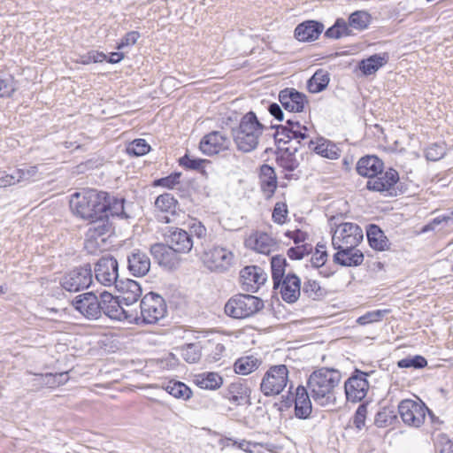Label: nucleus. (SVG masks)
Returning a JSON list of instances; mask_svg holds the SVG:
<instances>
[{"label": "nucleus", "instance_id": "obj_1", "mask_svg": "<svg viewBox=\"0 0 453 453\" xmlns=\"http://www.w3.org/2000/svg\"><path fill=\"white\" fill-rule=\"evenodd\" d=\"M342 380L340 371L332 368H320L314 371L307 380V388L314 402L322 406L334 405L336 391Z\"/></svg>", "mask_w": 453, "mask_h": 453}, {"label": "nucleus", "instance_id": "obj_2", "mask_svg": "<svg viewBox=\"0 0 453 453\" xmlns=\"http://www.w3.org/2000/svg\"><path fill=\"white\" fill-rule=\"evenodd\" d=\"M266 127L262 124L254 111L244 114L239 126L232 129L234 142L238 150L248 153L257 148L259 139Z\"/></svg>", "mask_w": 453, "mask_h": 453}, {"label": "nucleus", "instance_id": "obj_3", "mask_svg": "<svg viewBox=\"0 0 453 453\" xmlns=\"http://www.w3.org/2000/svg\"><path fill=\"white\" fill-rule=\"evenodd\" d=\"M106 192L89 189L83 194L75 193L70 203L73 212L85 220L105 214Z\"/></svg>", "mask_w": 453, "mask_h": 453}, {"label": "nucleus", "instance_id": "obj_4", "mask_svg": "<svg viewBox=\"0 0 453 453\" xmlns=\"http://www.w3.org/2000/svg\"><path fill=\"white\" fill-rule=\"evenodd\" d=\"M100 306L101 314L104 313L111 319L139 324L138 311L125 306L119 296H113L106 291L103 292L100 295Z\"/></svg>", "mask_w": 453, "mask_h": 453}, {"label": "nucleus", "instance_id": "obj_5", "mask_svg": "<svg viewBox=\"0 0 453 453\" xmlns=\"http://www.w3.org/2000/svg\"><path fill=\"white\" fill-rule=\"evenodd\" d=\"M264 308V302L257 296L239 294L231 297L225 305V312L234 319L249 318Z\"/></svg>", "mask_w": 453, "mask_h": 453}, {"label": "nucleus", "instance_id": "obj_6", "mask_svg": "<svg viewBox=\"0 0 453 453\" xmlns=\"http://www.w3.org/2000/svg\"><path fill=\"white\" fill-rule=\"evenodd\" d=\"M288 373L285 365H272L261 380L260 391L268 397L280 395L288 385Z\"/></svg>", "mask_w": 453, "mask_h": 453}, {"label": "nucleus", "instance_id": "obj_7", "mask_svg": "<svg viewBox=\"0 0 453 453\" xmlns=\"http://www.w3.org/2000/svg\"><path fill=\"white\" fill-rule=\"evenodd\" d=\"M166 313V305L163 297L156 293L146 294L140 303L139 324H155Z\"/></svg>", "mask_w": 453, "mask_h": 453}, {"label": "nucleus", "instance_id": "obj_8", "mask_svg": "<svg viewBox=\"0 0 453 453\" xmlns=\"http://www.w3.org/2000/svg\"><path fill=\"white\" fill-rule=\"evenodd\" d=\"M201 259L210 272L222 273L232 266L234 254L224 247L214 246L203 251Z\"/></svg>", "mask_w": 453, "mask_h": 453}, {"label": "nucleus", "instance_id": "obj_9", "mask_svg": "<svg viewBox=\"0 0 453 453\" xmlns=\"http://www.w3.org/2000/svg\"><path fill=\"white\" fill-rule=\"evenodd\" d=\"M93 274L91 266L87 264L75 267L66 273L60 280L62 288L69 292H79L88 288L92 283Z\"/></svg>", "mask_w": 453, "mask_h": 453}, {"label": "nucleus", "instance_id": "obj_10", "mask_svg": "<svg viewBox=\"0 0 453 453\" xmlns=\"http://www.w3.org/2000/svg\"><path fill=\"white\" fill-rule=\"evenodd\" d=\"M362 228L355 223L345 222L337 226L333 237L334 248H356L363 240Z\"/></svg>", "mask_w": 453, "mask_h": 453}, {"label": "nucleus", "instance_id": "obj_11", "mask_svg": "<svg viewBox=\"0 0 453 453\" xmlns=\"http://www.w3.org/2000/svg\"><path fill=\"white\" fill-rule=\"evenodd\" d=\"M426 411L431 414L429 409L422 402L404 399L398 404L400 417L403 422L409 426H421L425 422Z\"/></svg>", "mask_w": 453, "mask_h": 453}, {"label": "nucleus", "instance_id": "obj_12", "mask_svg": "<svg viewBox=\"0 0 453 453\" xmlns=\"http://www.w3.org/2000/svg\"><path fill=\"white\" fill-rule=\"evenodd\" d=\"M292 385L289 387L288 395L282 399L285 407L295 404V415L300 419L308 418L312 411L311 396L305 387L300 385L296 388L295 393L291 392Z\"/></svg>", "mask_w": 453, "mask_h": 453}, {"label": "nucleus", "instance_id": "obj_13", "mask_svg": "<svg viewBox=\"0 0 453 453\" xmlns=\"http://www.w3.org/2000/svg\"><path fill=\"white\" fill-rule=\"evenodd\" d=\"M94 271L96 280L105 287H115L121 280L119 263L112 256L102 257L95 265Z\"/></svg>", "mask_w": 453, "mask_h": 453}, {"label": "nucleus", "instance_id": "obj_14", "mask_svg": "<svg viewBox=\"0 0 453 453\" xmlns=\"http://www.w3.org/2000/svg\"><path fill=\"white\" fill-rule=\"evenodd\" d=\"M368 375V372L355 369L351 376L344 383L347 401L358 403L366 396L369 389Z\"/></svg>", "mask_w": 453, "mask_h": 453}, {"label": "nucleus", "instance_id": "obj_15", "mask_svg": "<svg viewBox=\"0 0 453 453\" xmlns=\"http://www.w3.org/2000/svg\"><path fill=\"white\" fill-rule=\"evenodd\" d=\"M72 305L87 319L96 320L101 318L100 299L93 292L78 295L72 301Z\"/></svg>", "mask_w": 453, "mask_h": 453}, {"label": "nucleus", "instance_id": "obj_16", "mask_svg": "<svg viewBox=\"0 0 453 453\" xmlns=\"http://www.w3.org/2000/svg\"><path fill=\"white\" fill-rule=\"evenodd\" d=\"M163 237L165 243L177 253H188L194 246L189 233L179 227L167 226Z\"/></svg>", "mask_w": 453, "mask_h": 453}, {"label": "nucleus", "instance_id": "obj_17", "mask_svg": "<svg viewBox=\"0 0 453 453\" xmlns=\"http://www.w3.org/2000/svg\"><path fill=\"white\" fill-rule=\"evenodd\" d=\"M267 274L260 266L248 265L240 272V282L242 290L256 293L265 283Z\"/></svg>", "mask_w": 453, "mask_h": 453}, {"label": "nucleus", "instance_id": "obj_18", "mask_svg": "<svg viewBox=\"0 0 453 453\" xmlns=\"http://www.w3.org/2000/svg\"><path fill=\"white\" fill-rule=\"evenodd\" d=\"M231 145L230 139L220 131H212L204 135L199 144L201 151L207 156H213L227 150Z\"/></svg>", "mask_w": 453, "mask_h": 453}, {"label": "nucleus", "instance_id": "obj_19", "mask_svg": "<svg viewBox=\"0 0 453 453\" xmlns=\"http://www.w3.org/2000/svg\"><path fill=\"white\" fill-rule=\"evenodd\" d=\"M282 107L290 112H302L308 104L307 96L294 88H286L279 93Z\"/></svg>", "mask_w": 453, "mask_h": 453}, {"label": "nucleus", "instance_id": "obj_20", "mask_svg": "<svg viewBox=\"0 0 453 453\" xmlns=\"http://www.w3.org/2000/svg\"><path fill=\"white\" fill-rule=\"evenodd\" d=\"M398 180V172L393 168H389L385 173L382 172V174H379L375 178L368 180L366 188L373 192H388L389 195H392V190Z\"/></svg>", "mask_w": 453, "mask_h": 453}, {"label": "nucleus", "instance_id": "obj_21", "mask_svg": "<svg viewBox=\"0 0 453 453\" xmlns=\"http://www.w3.org/2000/svg\"><path fill=\"white\" fill-rule=\"evenodd\" d=\"M88 228L86 232V240L92 243L98 238L104 241V236H109L113 232V226L108 219V214H104L88 220Z\"/></svg>", "mask_w": 453, "mask_h": 453}, {"label": "nucleus", "instance_id": "obj_22", "mask_svg": "<svg viewBox=\"0 0 453 453\" xmlns=\"http://www.w3.org/2000/svg\"><path fill=\"white\" fill-rule=\"evenodd\" d=\"M150 254L161 266L167 269H174L180 264V258L170 246L165 243H155L150 247Z\"/></svg>", "mask_w": 453, "mask_h": 453}, {"label": "nucleus", "instance_id": "obj_23", "mask_svg": "<svg viewBox=\"0 0 453 453\" xmlns=\"http://www.w3.org/2000/svg\"><path fill=\"white\" fill-rule=\"evenodd\" d=\"M119 293L118 296L124 303L125 306L130 307L135 303L142 296V290L140 284L131 279H121L115 286Z\"/></svg>", "mask_w": 453, "mask_h": 453}, {"label": "nucleus", "instance_id": "obj_24", "mask_svg": "<svg viewBox=\"0 0 453 453\" xmlns=\"http://www.w3.org/2000/svg\"><path fill=\"white\" fill-rule=\"evenodd\" d=\"M356 170L359 175L372 180L382 174L384 163L375 155H366L358 159Z\"/></svg>", "mask_w": 453, "mask_h": 453}, {"label": "nucleus", "instance_id": "obj_25", "mask_svg": "<svg viewBox=\"0 0 453 453\" xmlns=\"http://www.w3.org/2000/svg\"><path fill=\"white\" fill-rule=\"evenodd\" d=\"M279 288L282 299L288 303H294L301 296V280L294 273H288L280 280Z\"/></svg>", "mask_w": 453, "mask_h": 453}, {"label": "nucleus", "instance_id": "obj_26", "mask_svg": "<svg viewBox=\"0 0 453 453\" xmlns=\"http://www.w3.org/2000/svg\"><path fill=\"white\" fill-rule=\"evenodd\" d=\"M127 269L135 277L145 276L150 269V259L145 252L134 250L127 256Z\"/></svg>", "mask_w": 453, "mask_h": 453}, {"label": "nucleus", "instance_id": "obj_27", "mask_svg": "<svg viewBox=\"0 0 453 453\" xmlns=\"http://www.w3.org/2000/svg\"><path fill=\"white\" fill-rule=\"evenodd\" d=\"M324 30V25L316 20H306L295 29V37L300 42H312L319 38Z\"/></svg>", "mask_w": 453, "mask_h": 453}, {"label": "nucleus", "instance_id": "obj_28", "mask_svg": "<svg viewBox=\"0 0 453 453\" xmlns=\"http://www.w3.org/2000/svg\"><path fill=\"white\" fill-rule=\"evenodd\" d=\"M337 250L333 259L335 264L342 266H357L364 261V254L356 248H334Z\"/></svg>", "mask_w": 453, "mask_h": 453}, {"label": "nucleus", "instance_id": "obj_29", "mask_svg": "<svg viewBox=\"0 0 453 453\" xmlns=\"http://www.w3.org/2000/svg\"><path fill=\"white\" fill-rule=\"evenodd\" d=\"M273 127L276 129L273 136L275 142L278 144L290 143L292 140L296 141V143L300 144L302 141H304L308 137L306 134L307 131H303V129L294 130L293 127H288L283 125Z\"/></svg>", "mask_w": 453, "mask_h": 453}, {"label": "nucleus", "instance_id": "obj_30", "mask_svg": "<svg viewBox=\"0 0 453 453\" xmlns=\"http://www.w3.org/2000/svg\"><path fill=\"white\" fill-rule=\"evenodd\" d=\"M308 148L318 155L332 160L337 159L341 155V150L335 143L322 137L318 140V142L310 140Z\"/></svg>", "mask_w": 453, "mask_h": 453}, {"label": "nucleus", "instance_id": "obj_31", "mask_svg": "<svg viewBox=\"0 0 453 453\" xmlns=\"http://www.w3.org/2000/svg\"><path fill=\"white\" fill-rule=\"evenodd\" d=\"M260 188L266 197H272L278 186L277 175L273 167L263 165L259 173Z\"/></svg>", "mask_w": 453, "mask_h": 453}, {"label": "nucleus", "instance_id": "obj_32", "mask_svg": "<svg viewBox=\"0 0 453 453\" xmlns=\"http://www.w3.org/2000/svg\"><path fill=\"white\" fill-rule=\"evenodd\" d=\"M250 388L246 383L235 381L229 385L225 397L234 405L250 403Z\"/></svg>", "mask_w": 453, "mask_h": 453}, {"label": "nucleus", "instance_id": "obj_33", "mask_svg": "<svg viewBox=\"0 0 453 453\" xmlns=\"http://www.w3.org/2000/svg\"><path fill=\"white\" fill-rule=\"evenodd\" d=\"M366 236L369 245L372 249L380 251L390 249L391 243L379 226L374 224L369 225L366 229Z\"/></svg>", "mask_w": 453, "mask_h": 453}, {"label": "nucleus", "instance_id": "obj_34", "mask_svg": "<svg viewBox=\"0 0 453 453\" xmlns=\"http://www.w3.org/2000/svg\"><path fill=\"white\" fill-rule=\"evenodd\" d=\"M125 203L124 197L114 196L106 192L104 202L105 214H108V217H117L121 219H129L130 215L126 211Z\"/></svg>", "mask_w": 453, "mask_h": 453}, {"label": "nucleus", "instance_id": "obj_35", "mask_svg": "<svg viewBox=\"0 0 453 453\" xmlns=\"http://www.w3.org/2000/svg\"><path fill=\"white\" fill-rule=\"evenodd\" d=\"M389 59L388 53L373 54L369 58L361 60L358 67L364 75L374 74L380 67L385 65Z\"/></svg>", "mask_w": 453, "mask_h": 453}, {"label": "nucleus", "instance_id": "obj_36", "mask_svg": "<svg viewBox=\"0 0 453 453\" xmlns=\"http://www.w3.org/2000/svg\"><path fill=\"white\" fill-rule=\"evenodd\" d=\"M251 248L261 254L269 255L275 248L276 242L266 233L257 234L254 239L249 240Z\"/></svg>", "mask_w": 453, "mask_h": 453}, {"label": "nucleus", "instance_id": "obj_37", "mask_svg": "<svg viewBox=\"0 0 453 453\" xmlns=\"http://www.w3.org/2000/svg\"><path fill=\"white\" fill-rule=\"evenodd\" d=\"M297 151V147H287L283 152L276 157L277 165L285 171H295L299 166V162L295 156Z\"/></svg>", "mask_w": 453, "mask_h": 453}, {"label": "nucleus", "instance_id": "obj_38", "mask_svg": "<svg viewBox=\"0 0 453 453\" xmlns=\"http://www.w3.org/2000/svg\"><path fill=\"white\" fill-rule=\"evenodd\" d=\"M287 265V259L283 256L276 255L271 258L272 278L274 289L279 288L280 280L286 277Z\"/></svg>", "mask_w": 453, "mask_h": 453}, {"label": "nucleus", "instance_id": "obj_39", "mask_svg": "<svg viewBox=\"0 0 453 453\" xmlns=\"http://www.w3.org/2000/svg\"><path fill=\"white\" fill-rule=\"evenodd\" d=\"M261 364V359L254 356L242 357L234 365V372L238 374L247 375L256 371Z\"/></svg>", "mask_w": 453, "mask_h": 453}, {"label": "nucleus", "instance_id": "obj_40", "mask_svg": "<svg viewBox=\"0 0 453 453\" xmlns=\"http://www.w3.org/2000/svg\"><path fill=\"white\" fill-rule=\"evenodd\" d=\"M329 81V73L319 69L308 80L307 88L311 93H319L327 87Z\"/></svg>", "mask_w": 453, "mask_h": 453}, {"label": "nucleus", "instance_id": "obj_41", "mask_svg": "<svg viewBox=\"0 0 453 453\" xmlns=\"http://www.w3.org/2000/svg\"><path fill=\"white\" fill-rule=\"evenodd\" d=\"M196 383L201 388L215 390L220 388L223 379L219 373L209 372L197 375Z\"/></svg>", "mask_w": 453, "mask_h": 453}, {"label": "nucleus", "instance_id": "obj_42", "mask_svg": "<svg viewBox=\"0 0 453 453\" xmlns=\"http://www.w3.org/2000/svg\"><path fill=\"white\" fill-rule=\"evenodd\" d=\"M164 388L177 399L187 401L192 396V390L181 381L171 380L165 384Z\"/></svg>", "mask_w": 453, "mask_h": 453}, {"label": "nucleus", "instance_id": "obj_43", "mask_svg": "<svg viewBox=\"0 0 453 453\" xmlns=\"http://www.w3.org/2000/svg\"><path fill=\"white\" fill-rule=\"evenodd\" d=\"M302 293L308 299L316 301L322 299L326 296V291L320 287L318 281L307 280L303 282Z\"/></svg>", "mask_w": 453, "mask_h": 453}, {"label": "nucleus", "instance_id": "obj_44", "mask_svg": "<svg viewBox=\"0 0 453 453\" xmlns=\"http://www.w3.org/2000/svg\"><path fill=\"white\" fill-rule=\"evenodd\" d=\"M178 202L173 195L164 193L158 196L155 201V206L163 212H169L174 215L176 212Z\"/></svg>", "mask_w": 453, "mask_h": 453}, {"label": "nucleus", "instance_id": "obj_45", "mask_svg": "<svg viewBox=\"0 0 453 453\" xmlns=\"http://www.w3.org/2000/svg\"><path fill=\"white\" fill-rule=\"evenodd\" d=\"M371 19V15L367 12L356 11L349 17V26L351 28L362 31L368 27Z\"/></svg>", "mask_w": 453, "mask_h": 453}, {"label": "nucleus", "instance_id": "obj_46", "mask_svg": "<svg viewBox=\"0 0 453 453\" xmlns=\"http://www.w3.org/2000/svg\"><path fill=\"white\" fill-rule=\"evenodd\" d=\"M396 418L395 411L389 407H385L376 413L374 425L377 427H387L393 425Z\"/></svg>", "mask_w": 453, "mask_h": 453}, {"label": "nucleus", "instance_id": "obj_47", "mask_svg": "<svg viewBox=\"0 0 453 453\" xmlns=\"http://www.w3.org/2000/svg\"><path fill=\"white\" fill-rule=\"evenodd\" d=\"M427 365L426 359L420 355L408 356L397 362L399 368L422 369Z\"/></svg>", "mask_w": 453, "mask_h": 453}, {"label": "nucleus", "instance_id": "obj_48", "mask_svg": "<svg viewBox=\"0 0 453 453\" xmlns=\"http://www.w3.org/2000/svg\"><path fill=\"white\" fill-rule=\"evenodd\" d=\"M150 150V146L144 139H135L127 147V152L130 156L140 157L147 154Z\"/></svg>", "mask_w": 453, "mask_h": 453}, {"label": "nucleus", "instance_id": "obj_49", "mask_svg": "<svg viewBox=\"0 0 453 453\" xmlns=\"http://www.w3.org/2000/svg\"><path fill=\"white\" fill-rule=\"evenodd\" d=\"M181 356L189 364L196 363L201 357L200 348L196 343L187 344L181 349Z\"/></svg>", "mask_w": 453, "mask_h": 453}, {"label": "nucleus", "instance_id": "obj_50", "mask_svg": "<svg viewBox=\"0 0 453 453\" xmlns=\"http://www.w3.org/2000/svg\"><path fill=\"white\" fill-rule=\"evenodd\" d=\"M446 148L444 143H433L425 150V157L429 161H437L444 157Z\"/></svg>", "mask_w": 453, "mask_h": 453}, {"label": "nucleus", "instance_id": "obj_51", "mask_svg": "<svg viewBox=\"0 0 453 453\" xmlns=\"http://www.w3.org/2000/svg\"><path fill=\"white\" fill-rule=\"evenodd\" d=\"M25 178L24 170H16L14 173L8 174L0 171V187H8L17 182H20Z\"/></svg>", "mask_w": 453, "mask_h": 453}, {"label": "nucleus", "instance_id": "obj_52", "mask_svg": "<svg viewBox=\"0 0 453 453\" xmlns=\"http://www.w3.org/2000/svg\"><path fill=\"white\" fill-rule=\"evenodd\" d=\"M312 251V245L309 243H303L291 247L288 250V256L290 259L300 260L304 256L309 255Z\"/></svg>", "mask_w": 453, "mask_h": 453}, {"label": "nucleus", "instance_id": "obj_53", "mask_svg": "<svg viewBox=\"0 0 453 453\" xmlns=\"http://www.w3.org/2000/svg\"><path fill=\"white\" fill-rule=\"evenodd\" d=\"M389 312L388 310H376L368 311L363 316L359 317L357 322L359 325H366L373 322H378L383 319V317Z\"/></svg>", "mask_w": 453, "mask_h": 453}, {"label": "nucleus", "instance_id": "obj_54", "mask_svg": "<svg viewBox=\"0 0 453 453\" xmlns=\"http://www.w3.org/2000/svg\"><path fill=\"white\" fill-rule=\"evenodd\" d=\"M16 91L13 77H0V97H11Z\"/></svg>", "mask_w": 453, "mask_h": 453}, {"label": "nucleus", "instance_id": "obj_55", "mask_svg": "<svg viewBox=\"0 0 453 453\" xmlns=\"http://www.w3.org/2000/svg\"><path fill=\"white\" fill-rule=\"evenodd\" d=\"M367 403H363L359 404L357 407L354 417H353V424L355 427L360 431L365 425V419L367 415Z\"/></svg>", "mask_w": 453, "mask_h": 453}, {"label": "nucleus", "instance_id": "obj_56", "mask_svg": "<svg viewBox=\"0 0 453 453\" xmlns=\"http://www.w3.org/2000/svg\"><path fill=\"white\" fill-rule=\"evenodd\" d=\"M207 162L206 159L194 158L187 154L179 159L180 165L190 170H200Z\"/></svg>", "mask_w": 453, "mask_h": 453}, {"label": "nucleus", "instance_id": "obj_57", "mask_svg": "<svg viewBox=\"0 0 453 453\" xmlns=\"http://www.w3.org/2000/svg\"><path fill=\"white\" fill-rule=\"evenodd\" d=\"M288 213V206L285 203H276L273 211V220L275 223L281 225L286 222Z\"/></svg>", "mask_w": 453, "mask_h": 453}, {"label": "nucleus", "instance_id": "obj_58", "mask_svg": "<svg viewBox=\"0 0 453 453\" xmlns=\"http://www.w3.org/2000/svg\"><path fill=\"white\" fill-rule=\"evenodd\" d=\"M180 173L175 172L169 174L166 177H163L154 180V186L165 187L167 188H173L176 184L180 182Z\"/></svg>", "mask_w": 453, "mask_h": 453}, {"label": "nucleus", "instance_id": "obj_59", "mask_svg": "<svg viewBox=\"0 0 453 453\" xmlns=\"http://www.w3.org/2000/svg\"><path fill=\"white\" fill-rule=\"evenodd\" d=\"M106 59V55L104 52L91 50L87 54L80 57L79 62L83 65H88L90 63H101Z\"/></svg>", "mask_w": 453, "mask_h": 453}, {"label": "nucleus", "instance_id": "obj_60", "mask_svg": "<svg viewBox=\"0 0 453 453\" xmlns=\"http://www.w3.org/2000/svg\"><path fill=\"white\" fill-rule=\"evenodd\" d=\"M190 235L196 236L198 240H203L205 239L207 235V229L206 227L200 222L196 221L192 223L189 226Z\"/></svg>", "mask_w": 453, "mask_h": 453}, {"label": "nucleus", "instance_id": "obj_61", "mask_svg": "<svg viewBox=\"0 0 453 453\" xmlns=\"http://www.w3.org/2000/svg\"><path fill=\"white\" fill-rule=\"evenodd\" d=\"M140 38V33L137 31H131L126 34V35L121 39L120 42L118 44L117 49L120 50L124 47L134 45L137 40Z\"/></svg>", "mask_w": 453, "mask_h": 453}, {"label": "nucleus", "instance_id": "obj_62", "mask_svg": "<svg viewBox=\"0 0 453 453\" xmlns=\"http://www.w3.org/2000/svg\"><path fill=\"white\" fill-rule=\"evenodd\" d=\"M326 259H327L326 250L316 249L315 253L311 257V262L314 267L319 268L325 265V263L326 262Z\"/></svg>", "mask_w": 453, "mask_h": 453}, {"label": "nucleus", "instance_id": "obj_63", "mask_svg": "<svg viewBox=\"0 0 453 453\" xmlns=\"http://www.w3.org/2000/svg\"><path fill=\"white\" fill-rule=\"evenodd\" d=\"M38 377V384L49 388L58 387L55 373L35 374Z\"/></svg>", "mask_w": 453, "mask_h": 453}, {"label": "nucleus", "instance_id": "obj_64", "mask_svg": "<svg viewBox=\"0 0 453 453\" xmlns=\"http://www.w3.org/2000/svg\"><path fill=\"white\" fill-rule=\"evenodd\" d=\"M286 236L291 238L294 241L295 244L300 245V243L305 242V240L308 237V234L300 229H296V231H288L286 233Z\"/></svg>", "mask_w": 453, "mask_h": 453}]
</instances>
